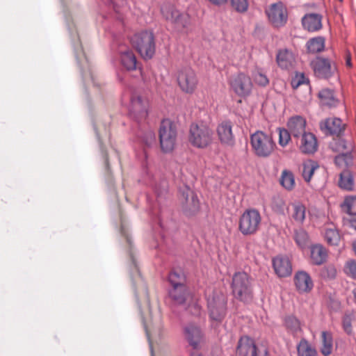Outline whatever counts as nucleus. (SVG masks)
I'll use <instances>...</instances> for the list:
<instances>
[{
    "instance_id": "obj_15",
    "label": "nucleus",
    "mask_w": 356,
    "mask_h": 356,
    "mask_svg": "<svg viewBox=\"0 0 356 356\" xmlns=\"http://www.w3.org/2000/svg\"><path fill=\"white\" fill-rule=\"evenodd\" d=\"M217 134L222 145L233 147L235 144V138L232 132V124L229 120L220 123L216 129Z\"/></svg>"
},
{
    "instance_id": "obj_22",
    "label": "nucleus",
    "mask_w": 356,
    "mask_h": 356,
    "mask_svg": "<svg viewBox=\"0 0 356 356\" xmlns=\"http://www.w3.org/2000/svg\"><path fill=\"white\" fill-rule=\"evenodd\" d=\"M184 334L190 346L194 350L198 349L202 340V333L200 328L193 324H188L184 328Z\"/></svg>"
},
{
    "instance_id": "obj_43",
    "label": "nucleus",
    "mask_w": 356,
    "mask_h": 356,
    "mask_svg": "<svg viewBox=\"0 0 356 356\" xmlns=\"http://www.w3.org/2000/svg\"><path fill=\"white\" fill-rule=\"evenodd\" d=\"M231 5L234 10L243 13L248 10L249 3L248 0H231Z\"/></svg>"
},
{
    "instance_id": "obj_47",
    "label": "nucleus",
    "mask_w": 356,
    "mask_h": 356,
    "mask_svg": "<svg viewBox=\"0 0 356 356\" xmlns=\"http://www.w3.org/2000/svg\"><path fill=\"white\" fill-rule=\"evenodd\" d=\"M284 206V202L282 200V198H281L279 196L273 197L272 204H271V207H272L273 210H274L275 211L278 212V213L282 212V211H283Z\"/></svg>"
},
{
    "instance_id": "obj_24",
    "label": "nucleus",
    "mask_w": 356,
    "mask_h": 356,
    "mask_svg": "<svg viewBox=\"0 0 356 356\" xmlns=\"http://www.w3.org/2000/svg\"><path fill=\"white\" fill-rule=\"evenodd\" d=\"M168 295L173 303L177 305H184L188 300L192 298L187 286L171 288L168 291Z\"/></svg>"
},
{
    "instance_id": "obj_20",
    "label": "nucleus",
    "mask_w": 356,
    "mask_h": 356,
    "mask_svg": "<svg viewBox=\"0 0 356 356\" xmlns=\"http://www.w3.org/2000/svg\"><path fill=\"white\" fill-rule=\"evenodd\" d=\"M300 136V151L305 154H314L318 147L316 136L311 132H305Z\"/></svg>"
},
{
    "instance_id": "obj_50",
    "label": "nucleus",
    "mask_w": 356,
    "mask_h": 356,
    "mask_svg": "<svg viewBox=\"0 0 356 356\" xmlns=\"http://www.w3.org/2000/svg\"><path fill=\"white\" fill-rule=\"evenodd\" d=\"M334 163L338 166L345 165V160L343 153L335 156Z\"/></svg>"
},
{
    "instance_id": "obj_40",
    "label": "nucleus",
    "mask_w": 356,
    "mask_h": 356,
    "mask_svg": "<svg viewBox=\"0 0 356 356\" xmlns=\"http://www.w3.org/2000/svg\"><path fill=\"white\" fill-rule=\"evenodd\" d=\"M325 239L330 245H338L341 237L336 229L327 228L325 232Z\"/></svg>"
},
{
    "instance_id": "obj_54",
    "label": "nucleus",
    "mask_w": 356,
    "mask_h": 356,
    "mask_svg": "<svg viewBox=\"0 0 356 356\" xmlns=\"http://www.w3.org/2000/svg\"><path fill=\"white\" fill-rule=\"evenodd\" d=\"M346 65H347L348 66H349V67H351V66H352L351 60H350V58H348V59L346 60Z\"/></svg>"
},
{
    "instance_id": "obj_32",
    "label": "nucleus",
    "mask_w": 356,
    "mask_h": 356,
    "mask_svg": "<svg viewBox=\"0 0 356 356\" xmlns=\"http://www.w3.org/2000/svg\"><path fill=\"white\" fill-rule=\"evenodd\" d=\"M321 353L324 356L330 355L332 352L333 348L332 334L329 331H323L321 332Z\"/></svg>"
},
{
    "instance_id": "obj_25",
    "label": "nucleus",
    "mask_w": 356,
    "mask_h": 356,
    "mask_svg": "<svg viewBox=\"0 0 356 356\" xmlns=\"http://www.w3.org/2000/svg\"><path fill=\"white\" fill-rule=\"evenodd\" d=\"M286 332L293 337H298L302 332L300 321L293 314L286 315L283 320Z\"/></svg>"
},
{
    "instance_id": "obj_35",
    "label": "nucleus",
    "mask_w": 356,
    "mask_h": 356,
    "mask_svg": "<svg viewBox=\"0 0 356 356\" xmlns=\"http://www.w3.org/2000/svg\"><path fill=\"white\" fill-rule=\"evenodd\" d=\"M168 281L171 288L184 287L186 284V276L184 273L172 270L169 273Z\"/></svg>"
},
{
    "instance_id": "obj_29",
    "label": "nucleus",
    "mask_w": 356,
    "mask_h": 356,
    "mask_svg": "<svg viewBox=\"0 0 356 356\" xmlns=\"http://www.w3.org/2000/svg\"><path fill=\"white\" fill-rule=\"evenodd\" d=\"M278 65L282 69H289L292 66L294 60L293 55L291 51L286 49L278 51L276 56Z\"/></svg>"
},
{
    "instance_id": "obj_45",
    "label": "nucleus",
    "mask_w": 356,
    "mask_h": 356,
    "mask_svg": "<svg viewBox=\"0 0 356 356\" xmlns=\"http://www.w3.org/2000/svg\"><path fill=\"white\" fill-rule=\"evenodd\" d=\"M308 83L309 79L305 76L303 73H296L291 81V84L293 88H297L300 85Z\"/></svg>"
},
{
    "instance_id": "obj_4",
    "label": "nucleus",
    "mask_w": 356,
    "mask_h": 356,
    "mask_svg": "<svg viewBox=\"0 0 356 356\" xmlns=\"http://www.w3.org/2000/svg\"><path fill=\"white\" fill-rule=\"evenodd\" d=\"M232 293L235 298L248 302L252 299L250 277L245 272H237L232 277Z\"/></svg>"
},
{
    "instance_id": "obj_27",
    "label": "nucleus",
    "mask_w": 356,
    "mask_h": 356,
    "mask_svg": "<svg viewBox=\"0 0 356 356\" xmlns=\"http://www.w3.org/2000/svg\"><path fill=\"white\" fill-rule=\"evenodd\" d=\"M318 97L321 104L323 106L329 108L336 107L339 104V99L336 97L335 92L332 89H322L319 91Z\"/></svg>"
},
{
    "instance_id": "obj_46",
    "label": "nucleus",
    "mask_w": 356,
    "mask_h": 356,
    "mask_svg": "<svg viewBox=\"0 0 356 356\" xmlns=\"http://www.w3.org/2000/svg\"><path fill=\"white\" fill-rule=\"evenodd\" d=\"M279 130V143L281 146L284 147L289 143L291 134L289 129H280Z\"/></svg>"
},
{
    "instance_id": "obj_6",
    "label": "nucleus",
    "mask_w": 356,
    "mask_h": 356,
    "mask_svg": "<svg viewBox=\"0 0 356 356\" xmlns=\"http://www.w3.org/2000/svg\"><path fill=\"white\" fill-rule=\"evenodd\" d=\"M261 220V215L257 210L247 209L240 217L238 229L243 235L253 234L259 229Z\"/></svg>"
},
{
    "instance_id": "obj_18",
    "label": "nucleus",
    "mask_w": 356,
    "mask_h": 356,
    "mask_svg": "<svg viewBox=\"0 0 356 356\" xmlns=\"http://www.w3.org/2000/svg\"><path fill=\"white\" fill-rule=\"evenodd\" d=\"M275 274L279 277H289L292 273V265L287 257L277 256L272 261Z\"/></svg>"
},
{
    "instance_id": "obj_28",
    "label": "nucleus",
    "mask_w": 356,
    "mask_h": 356,
    "mask_svg": "<svg viewBox=\"0 0 356 356\" xmlns=\"http://www.w3.org/2000/svg\"><path fill=\"white\" fill-rule=\"evenodd\" d=\"M327 252L326 249L320 244L311 247V260L315 265H321L327 259Z\"/></svg>"
},
{
    "instance_id": "obj_23",
    "label": "nucleus",
    "mask_w": 356,
    "mask_h": 356,
    "mask_svg": "<svg viewBox=\"0 0 356 356\" xmlns=\"http://www.w3.org/2000/svg\"><path fill=\"white\" fill-rule=\"evenodd\" d=\"M307 121L301 115H294L289 119L287 128L294 138H299L305 133Z\"/></svg>"
},
{
    "instance_id": "obj_55",
    "label": "nucleus",
    "mask_w": 356,
    "mask_h": 356,
    "mask_svg": "<svg viewBox=\"0 0 356 356\" xmlns=\"http://www.w3.org/2000/svg\"><path fill=\"white\" fill-rule=\"evenodd\" d=\"M353 250L356 254V240L353 242Z\"/></svg>"
},
{
    "instance_id": "obj_2",
    "label": "nucleus",
    "mask_w": 356,
    "mask_h": 356,
    "mask_svg": "<svg viewBox=\"0 0 356 356\" xmlns=\"http://www.w3.org/2000/svg\"><path fill=\"white\" fill-rule=\"evenodd\" d=\"M213 136V131L203 123H192L190 126L188 140L195 147H207L212 143Z\"/></svg>"
},
{
    "instance_id": "obj_42",
    "label": "nucleus",
    "mask_w": 356,
    "mask_h": 356,
    "mask_svg": "<svg viewBox=\"0 0 356 356\" xmlns=\"http://www.w3.org/2000/svg\"><path fill=\"white\" fill-rule=\"evenodd\" d=\"M353 320L354 315L352 313H346L342 318L343 329L348 335L353 334L352 322Z\"/></svg>"
},
{
    "instance_id": "obj_59",
    "label": "nucleus",
    "mask_w": 356,
    "mask_h": 356,
    "mask_svg": "<svg viewBox=\"0 0 356 356\" xmlns=\"http://www.w3.org/2000/svg\"><path fill=\"white\" fill-rule=\"evenodd\" d=\"M147 184L152 185V183L150 181H147Z\"/></svg>"
},
{
    "instance_id": "obj_8",
    "label": "nucleus",
    "mask_w": 356,
    "mask_h": 356,
    "mask_svg": "<svg viewBox=\"0 0 356 356\" xmlns=\"http://www.w3.org/2000/svg\"><path fill=\"white\" fill-rule=\"evenodd\" d=\"M112 49L119 54L120 63L125 70L133 71L139 68V65L134 53L126 45L115 41L112 44Z\"/></svg>"
},
{
    "instance_id": "obj_12",
    "label": "nucleus",
    "mask_w": 356,
    "mask_h": 356,
    "mask_svg": "<svg viewBox=\"0 0 356 356\" xmlns=\"http://www.w3.org/2000/svg\"><path fill=\"white\" fill-rule=\"evenodd\" d=\"M178 84L182 91L191 94L198 83L197 77L191 67H184L179 70L177 76Z\"/></svg>"
},
{
    "instance_id": "obj_56",
    "label": "nucleus",
    "mask_w": 356,
    "mask_h": 356,
    "mask_svg": "<svg viewBox=\"0 0 356 356\" xmlns=\"http://www.w3.org/2000/svg\"><path fill=\"white\" fill-rule=\"evenodd\" d=\"M145 331H146V334H147V336L148 339H149V331H148V330H147V326H146L145 325Z\"/></svg>"
},
{
    "instance_id": "obj_58",
    "label": "nucleus",
    "mask_w": 356,
    "mask_h": 356,
    "mask_svg": "<svg viewBox=\"0 0 356 356\" xmlns=\"http://www.w3.org/2000/svg\"><path fill=\"white\" fill-rule=\"evenodd\" d=\"M264 13H265L266 14H267V8H264Z\"/></svg>"
},
{
    "instance_id": "obj_3",
    "label": "nucleus",
    "mask_w": 356,
    "mask_h": 356,
    "mask_svg": "<svg viewBox=\"0 0 356 356\" xmlns=\"http://www.w3.org/2000/svg\"><path fill=\"white\" fill-rule=\"evenodd\" d=\"M227 298L222 293L213 292L207 298L209 316L213 323H222L227 314Z\"/></svg>"
},
{
    "instance_id": "obj_16",
    "label": "nucleus",
    "mask_w": 356,
    "mask_h": 356,
    "mask_svg": "<svg viewBox=\"0 0 356 356\" xmlns=\"http://www.w3.org/2000/svg\"><path fill=\"white\" fill-rule=\"evenodd\" d=\"M293 282L296 290L300 293H308L314 287V282L311 276L305 270L296 272L293 277Z\"/></svg>"
},
{
    "instance_id": "obj_52",
    "label": "nucleus",
    "mask_w": 356,
    "mask_h": 356,
    "mask_svg": "<svg viewBox=\"0 0 356 356\" xmlns=\"http://www.w3.org/2000/svg\"><path fill=\"white\" fill-rule=\"evenodd\" d=\"M209 1L216 6H221L225 4L227 0H209Z\"/></svg>"
},
{
    "instance_id": "obj_37",
    "label": "nucleus",
    "mask_w": 356,
    "mask_h": 356,
    "mask_svg": "<svg viewBox=\"0 0 356 356\" xmlns=\"http://www.w3.org/2000/svg\"><path fill=\"white\" fill-rule=\"evenodd\" d=\"M319 167L318 163L313 160H308L304 163L302 175L306 182H309L314 171Z\"/></svg>"
},
{
    "instance_id": "obj_1",
    "label": "nucleus",
    "mask_w": 356,
    "mask_h": 356,
    "mask_svg": "<svg viewBox=\"0 0 356 356\" xmlns=\"http://www.w3.org/2000/svg\"><path fill=\"white\" fill-rule=\"evenodd\" d=\"M131 42L145 59H151L154 56L156 46L153 32L143 31L137 33L131 37Z\"/></svg>"
},
{
    "instance_id": "obj_14",
    "label": "nucleus",
    "mask_w": 356,
    "mask_h": 356,
    "mask_svg": "<svg viewBox=\"0 0 356 356\" xmlns=\"http://www.w3.org/2000/svg\"><path fill=\"white\" fill-rule=\"evenodd\" d=\"M260 350L257 347L254 341L248 337L243 336L240 338L237 348V356H259ZM264 356H267V348L263 350Z\"/></svg>"
},
{
    "instance_id": "obj_5",
    "label": "nucleus",
    "mask_w": 356,
    "mask_h": 356,
    "mask_svg": "<svg viewBox=\"0 0 356 356\" xmlns=\"http://www.w3.org/2000/svg\"><path fill=\"white\" fill-rule=\"evenodd\" d=\"M177 127L169 119L161 121L159 128V141L162 151L165 153L172 152L177 140Z\"/></svg>"
},
{
    "instance_id": "obj_11",
    "label": "nucleus",
    "mask_w": 356,
    "mask_h": 356,
    "mask_svg": "<svg viewBox=\"0 0 356 356\" xmlns=\"http://www.w3.org/2000/svg\"><path fill=\"white\" fill-rule=\"evenodd\" d=\"M229 83L231 89L240 97L248 96L252 90V83L249 76L244 73H238L232 76Z\"/></svg>"
},
{
    "instance_id": "obj_30",
    "label": "nucleus",
    "mask_w": 356,
    "mask_h": 356,
    "mask_svg": "<svg viewBox=\"0 0 356 356\" xmlns=\"http://www.w3.org/2000/svg\"><path fill=\"white\" fill-rule=\"evenodd\" d=\"M297 353L298 356H318L316 349L305 338H302L297 344Z\"/></svg>"
},
{
    "instance_id": "obj_38",
    "label": "nucleus",
    "mask_w": 356,
    "mask_h": 356,
    "mask_svg": "<svg viewBox=\"0 0 356 356\" xmlns=\"http://www.w3.org/2000/svg\"><path fill=\"white\" fill-rule=\"evenodd\" d=\"M306 207L301 203L293 204L292 218L298 223H302L305 219Z\"/></svg>"
},
{
    "instance_id": "obj_44",
    "label": "nucleus",
    "mask_w": 356,
    "mask_h": 356,
    "mask_svg": "<svg viewBox=\"0 0 356 356\" xmlns=\"http://www.w3.org/2000/svg\"><path fill=\"white\" fill-rule=\"evenodd\" d=\"M346 141L343 139H341L339 140V144L341 145H343V147L345 149H348V147L346 145ZM352 149V145L350 144V148H348V150L346 153H343L344 156V160H345V166L348 168L352 165H353V155L350 152V149Z\"/></svg>"
},
{
    "instance_id": "obj_33",
    "label": "nucleus",
    "mask_w": 356,
    "mask_h": 356,
    "mask_svg": "<svg viewBox=\"0 0 356 356\" xmlns=\"http://www.w3.org/2000/svg\"><path fill=\"white\" fill-rule=\"evenodd\" d=\"M325 38L322 36H317L309 39L307 43V49L310 53H318L324 50Z\"/></svg>"
},
{
    "instance_id": "obj_7",
    "label": "nucleus",
    "mask_w": 356,
    "mask_h": 356,
    "mask_svg": "<svg viewBox=\"0 0 356 356\" xmlns=\"http://www.w3.org/2000/svg\"><path fill=\"white\" fill-rule=\"evenodd\" d=\"M148 102L140 96L132 95L130 99L129 114L138 124L145 122L148 115Z\"/></svg>"
},
{
    "instance_id": "obj_19",
    "label": "nucleus",
    "mask_w": 356,
    "mask_h": 356,
    "mask_svg": "<svg viewBox=\"0 0 356 356\" xmlns=\"http://www.w3.org/2000/svg\"><path fill=\"white\" fill-rule=\"evenodd\" d=\"M320 128L326 135L339 136L344 131L345 124L340 118H327L320 123Z\"/></svg>"
},
{
    "instance_id": "obj_41",
    "label": "nucleus",
    "mask_w": 356,
    "mask_h": 356,
    "mask_svg": "<svg viewBox=\"0 0 356 356\" xmlns=\"http://www.w3.org/2000/svg\"><path fill=\"white\" fill-rule=\"evenodd\" d=\"M255 83L265 86L267 84V76L263 69L256 67L252 73Z\"/></svg>"
},
{
    "instance_id": "obj_13",
    "label": "nucleus",
    "mask_w": 356,
    "mask_h": 356,
    "mask_svg": "<svg viewBox=\"0 0 356 356\" xmlns=\"http://www.w3.org/2000/svg\"><path fill=\"white\" fill-rule=\"evenodd\" d=\"M311 66L316 76L325 79L332 76L336 70L334 66H332L329 59L320 56H317L311 62Z\"/></svg>"
},
{
    "instance_id": "obj_48",
    "label": "nucleus",
    "mask_w": 356,
    "mask_h": 356,
    "mask_svg": "<svg viewBox=\"0 0 356 356\" xmlns=\"http://www.w3.org/2000/svg\"><path fill=\"white\" fill-rule=\"evenodd\" d=\"M188 309L194 316H199L201 313L202 307L196 300H192L188 303Z\"/></svg>"
},
{
    "instance_id": "obj_53",
    "label": "nucleus",
    "mask_w": 356,
    "mask_h": 356,
    "mask_svg": "<svg viewBox=\"0 0 356 356\" xmlns=\"http://www.w3.org/2000/svg\"><path fill=\"white\" fill-rule=\"evenodd\" d=\"M350 226L356 230V220H352L350 221Z\"/></svg>"
},
{
    "instance_id": "obj_36",
    "label": "nucleus",
    "mask_w": 356,
    "mask_h": 356,
    "mask_svg": "<svg viewBox=\"0 0 356 356\" xmlns=\"http://www.w3.org/2000/svg\"><path fill=\"white\" fill-rule=\"evenodd\" d=\"M294 240L296 244L301 248L305 249L309 246V237L307 232L302 228L294 230Z\"/></svg>"
},
{
    "instance_id": "obj_21",
    "label": "nucleus",
    "mask_w": 356,
    "mask_h": 356,
    "mask_svg": "<svg viewBox=\"0 0 356 356\" xmlns=\"http://www.w3.org/2000/svg\"><path fill=\"white\" fill-rule=\"evenodd\" d=\"M323 17L318 13H307L302 18V25L305 30L309 32H316L323 27Z\"/></svg>"
},
{
    "instance_id": "obj_57",
    "label": "nucleus",
    "mask_w": 356,
    "mask_h": 356,
    "mask_svg": "<svg viewBox=\"0 0 356 356\" xmlns=\"http://www.w3.org/2000/svg\"><path fill=\"white\" fill-rule=\"evenodd\" d=\"M191 356H202L201 355H200L199 353H192L191 354Z\"/></svg>"
},
{
    "instance_id": "obj_9",
    "label": "nucleus",
    "mask_w": 356,
    "mask_h": 356,
    "mask_svg": "<svg viewBox=\"0 0 356 356\" xmlns=\"http://www.w3.org/2000/svg\"><path fill=\"white\" fill-rule=\"evenodd\" d=\"M288 21V12L286 6L281 1L272 3L268 8V23L276 29L286 25Z\"/></svg>"
},
{
    "instance_id": "obj_31",
    "label": "nucleus",
    "mask_w": 356,
    "mask_h": 356,
    "mask_svg": "<svg viewBox=\"0 0 356 356\" xmlns=\"http://www.w3.org/2000/svg\"><path fill=\"white\" fill-rule=\"evenodd\" d=\"M339 186L346 191H352L354 188V178L353 172L348 169L343 170L340 174Z\"/></svg>"
},
{
    "instance_id": "obj_60",
    "label": "nucleus",
    "mask_w": 356,
    "mask_h": 356,
    "mask_svg": "<svg viewBox=\"0 0 356 356\" xmlns=\"http://www.w3.org/2000/svg\"><path fill=\"white\" fill-rule=\"evenodd\" d=\"M340 2H341L343 0H339Z\"/></svg>"
},
{
    "instance_id": "obj_39",
    "label": "nucleus",
    "mask_w": 356,
    "mask_h": 356,
    "mask_svg": "<svg viewBox=\"0 0 356 356\" xmlns=\"http://www.w3.org/2000/svg\"><path fill=\"white\" fill-rule=\"evenodd\" d=\"M341 207L349 215L356 216V196L346 197Z\"/></svg>"
},
{
    "instance_id": "obj_51",
    "label": "nucleus",
    "mask_w": 356,
    "mask_h": 356,
    "mask_svg": "<svg viewBox=\"0 0 356 356\" xmlns=\"http://www.w3.org/2000/svg\"><path fill=\"white\" fill-rule=\"evenodd\" d=\"M190 191V188L188 186H185L184 189L181 191V195L186 201L188 199Z\"/></svg>"
},
{
    "instance_id": "obj_26",
    "label": "nucleus",
    "mask_w": 356,
    "mask_h": 356,
    "mask_svg": "<svg viewBox=\"0 0 356 356\" xmlns=\"http://www.w3.org/2000/svg\"><path fill=\"white\" fill-rule=\"evenodd\" d=\"M139 125V131L137 133L138 141L145 147H150L156 143V135L153 129L149 127H143V123Z\"/></svg>"
},
{
    "instance_id": "obj_49",
    "label": "nucleus",
    "mask_w": 356,
    "mask_h": 356,
    "mask_svg": "<svg viewBox=\"0 0 356 356\" xmlns=\"http://www.w3.org/2000/svg\"><path fill=\"white\" fill-rule=\"evenodd\" d=\"M346 272L353 279L356 280V261H351L347 264Z\"/></svg>"
},
{
    "instance_id": "obj_10",
    "label": "nucleus",
    "mask_w": 356,
    "mask_h": 356,
    "mask_svg": "<svg viewBox=\"0 0 356 356\" xmlns=\"http://www.w3.org/2000/svg\"><path fill=\"white\" fill-rule=\"evenodd\" d=\"M161 12L166 20L175 24L177 27L186 29L190 23V17L188 14L181 13L170 4L163 5Z\"/></svg>"
},
{
    "instance_id": "obj_34",
    "label": "nucleus",
    "mask_w": 356,
    "mask_h": 356,
    "mask_svg": "<svg viewBox=\"0 0 356 356\" xmlns=\"http://www.w3.org/2000/svg\"><path fill=\"white\" fill-rule=\"evenodd\" d=\"M282 186L288 191H291L295 187V177L293 173L288 170H284L280 179Z\"/></svg>"
},
{
    "instance_id": "obj_17",
    "label": "nucleus",
    "mask_w": 356,
    "mask_h": 356,
    "mask_svg": "<svg viewBox=\"0 0 356 356\" xmlns=\"http://www.w3.org/2000/svg\"><path fill=\"white\" fill-rule=\"evenodd\" d=\"M252 147L258 156H267V135L261 131L252 134L250 138Z\"/></svg>"
}]
</instances>
